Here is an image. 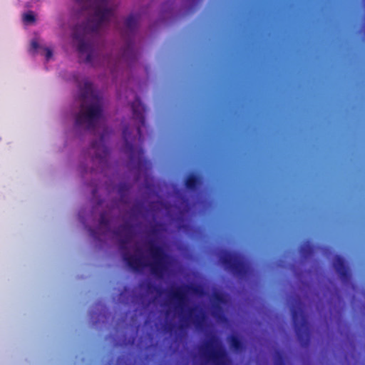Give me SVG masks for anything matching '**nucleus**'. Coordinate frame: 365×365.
Returning a JSON list of instances; mask_svg holds the SVG:
<instances>
[{
  "label": "nucleus",
  "instance_id": "1",
  "mask_svg": "<svg viewBox=\"0 0 365 365\" xmlns=\"http://www.w3.org/2000/svg\"><path fill=\"white\" fill-rule=\"evenodd\" d=\"M76 16L83 19L72 31L80 58L93 67L107 69L117 78L129 73L138 58L135 36L139 16L131 14L121 24L113 0H73Z\"/></svg>",
  "mask_w": 365,
  "mask_h": 365
},
{
  "label": "nucleus",
  "instance_id": "2",
  "mask_svg": "<svg viewBox=\"0 0 365 365\" xmlns=\"http://www.w3.org/2000/svg\"><path fill=\"white\" fill-rule=\"evenodd\" d=\"M71 80L78 88L75 97L76 110L73 111V129L76 133L89 132L94 134L96 139L82 153L79 170L82 177L91 180L88 185L92 187L93 197L97 198L98 192L103 187L108 192H115L118 197L108 205V209L101 212L96 228L88 229L90 235L96 240L111 232L110 220L112 211L119 210L120 205H128L130 183L122 181L113 185L109 180L103 184L96 178L106 177L109 170V150L106 143L112 134V130L107 125L103 111V101L101 95L94 88L92 82L78 73L72 75Z\"/></svg>",
  "mask_w": 365,
  "mask_h": 365
},
{
  "label": "nucleus",
  "instance_id": "3",
  "mask_svg": "<svg viewBox=\"0 0 365 365\" xmlns=\"http://www.w3.org/2000/svg\"><path fill=\"white\" fill-rule=\"evenodd\" d=\"M113 233L118 238L122 259L131 270L138 272L149 266L152 274L160 279L163 278L167 271L168 255L163 247L155 245L153 237H149L147 240L149 252L154 259L153 262L148 264L142 249L138 245H135V253H130L129 246L133 236V225L128 221L120 225Z\"/></svg>",
  "mask_w": 365,
  "mask_h": 365
},
{
  "label": "nucleus",
  "instance_id": "4",
  "mask_svg": "<svg viewBox=\"0 0 365 365\" xmlns=\"http://www.w3.org/2000/svg\"><path fill=\"white\" fill-rule=\"evenodd\" d=\"M133 113V126H126L123 130L124 145L123 151L129 158L128 166L138 181L141 175H146L150 169V163L143 156V150L139 145L143 142L141 128L145 125V107L140 98L134 94L130 103Z\"/></svg>",
  "mask_w": 365,
  "mask_h": 365
},
{
  "label": "nucleus",
  "instance_id": "5",
  "mask_svg": "<svg viewBox=\"0 0 365 365\" xmlns=\"http://www.w3.org/2000/svg\"><path fill=\"white\" fill-rule=\"evenodd\" d=\"M141 287H145L149 292L156 293L159 296L164 294H169L173 300H176L178 302L176 308L182 311L187 301L186 294L187 293H192L197 295H201L203 293V290L201 287L194 284H187L179 287L175 291H173V289H163L160 287L155 285L151 282L142 284Z\"/></svg>",
  "mask_w": 365,
  "mask_h": 365
},
{
  "label": "nucleus",
  "instance_id": "6",
  "mask_svg": "<svg viewBox=\"0 0 365 365\" xmlns=\"http://www.w3.org/2000/svg\"><path fill=\"white\" fill-rule=\"evenodd\" d=\"M219 259L225 268L235 276L242 278L250 272V262L240 253L222 251L219 255Z\"/></svg>",
  "mask_w": 365,
  "mask_h": 365
},
{
  "label": "nucleus",
  "instance_id": "7",
  "mask_svg": "<svg viewBox=\"0 0 365 365\" xmlns=\"http://www.w3.org/2000/svg\"><path fill=\"white\" fill-rule=\"evenodd\" d=\"M304 304L299 299H294L291 305V312L296 334L303 345L309 341V325L304 311Z\"/></svg>",
  "mask_w": 365,
  "mask_h": 365
},
{
  "label": "nucleus",
  "instance_id": "8",
  "mask_svg": "<svg viewBox=\"0 0 365 365\" xmlns=\"http://www.w3.org/2000/svg\"><path fill=\"white\" fill-rule=\"evenodd\" d=\"M202 357L214 365H227L226 353L220 340L215 335L210 336L199 348Z\"/></svg>",
  "mask_w": 365,
  "mask_h": 365
},
{
  "label": "nucleus",
  "instance_id": "9",
  "mask_svg": "<svg viewBox=\"0 0 365 365\" xmlns=\"http://www.w3.org/2000/svg\"><path fill=\"white\" fill-rule=\"evenodd\" d=\"M187 300L186 301L185 304H187ZM186 304H185L182 311L180 309H177L178 314L180 316H182L181 322L183 323H187L189 320H192L193 324L196 327H200L202 324L205 320V315L202 312H198L197 313H195V311L196 310L195 308H190L187 310V316H182V314L185 312Z\"/></svg>",
  "mask_w": 365,
  "mask_h": 365
},
{
  "label": "nucleus",
  "instance_id": "10",
  "mask_svg": "<svg viewBox=\"0 0 365 365\" xmlns=\"http://www.w3.org/2000/svg\"><path fill=\"white\" fill-rule=\"evenodd\" d=\"M333 267L339 274L341 280L346 283L349 281L350 276L348 268L344 264V259L340 256H335L333 259Z\"/></svg>",
  "mask_w": 365,
  "mask_h": 365
},
{
  "label": "nucleus",
  "instance_id": "11",
  "mask_svg": "<svg viewBox=\"0 0 365 365\" xmlns=\"http://www.w3.org/2000/svg\"><path fill=\"white\" fill-rule=\"evenodd\" d=\"M200 184V178L195 175H189L185 180V186L190 190H195Z\"/></svg>",
  "mask_w": 365,
  "mask_h": 365
},
{
  "label": "nucleus",
  "instance_id": "12",
  "mask_svg": "<svg viewBox=\"0 0 365 365\" xmlns=\"http://www.w3.org/2000/svg\"><path fill=\"white\" fill-rule=\"evenodd\" d=\"M143 206L141 203L137 202L134 204L130 209L128 213L132 220H137L143 213Z\"/></svg>",
  "mask_w": 365,
  "mask_h": 365
},
{
  "label": "nucleus",
  "instance_id": "13",
  "mask_svg": "<svg viewBox=\"0 0 365 365\" xmlns=\"http://www.w3.org/2000/svg\"><path fill=\"white\" fill-rule=\"evenodd\" d=\"M228 340L230 347L233 351L236 352H240L242 351L243 344L237 336L232 335L229 337Z\"/></svg>",
  "mask_w": 365,
  "mask_h": 365
},
{
  "label": "nucleus",
  "instance_id": "14",
  "mask_svg": "<svg viewBox=\"0 0 365 365\" xmlns=\"http://www.w3.org/2000/svg\"><path fill=\"white\" fill-rule=\"evenodd\" d=\"M300 254L304 258L310 257L313 252L312 245L309 242L303 243L300 247Z\"/></svg>",
  "mask_w": 365,
  "mask_h": 365
},
{
  "label": "nucleus",
  "instance_id": "15",
  "mask_svg": "<svg viewBox=\"0 0 365 365\" xmlns=\"http://www.w3.org/2000/svg\"><path fill=\"white\" fill-rule=\"evenodd\" d=\"M35 15L33 11H28L23 15V20L26 24H32L35 21Z\"/></svg>",
  "mask_w": 365,
  "mask_h": 365
},
{
  "label": "nucleus",
  "instance_id": "16",
  "mask_svg": "<svg viewBox=\"0 0 365 365\" xmlns=\"http://www.w3.org/2000/svg\"><path fill=\"white\" fill-rule=\"evenodd\" d=\"M222 308L218 304H212V310H211V314L214 317H218L220 318L222 316Z\"/></svg>",
  "mask_w": 365,
  "mask_h": 365
},
{
  "label": "nucleus",
  "instance_id": "17",
  "mask_svg": "<svg viewBox=\"0 0 365 365\" xmlns=\"http://www.w3.org/2000/svg\"><path fill=\"white\" fill-rule=\"evenodd\" d=\"M274 365H284L283 357L279 352H277L275 354Z\"/></svg>",
  "mask_w": 365,
  "mask_h": 365
},
{
  "label": "nucleus",
  "instance_id": "18",
  "mask_svg": "<svg viewBox=\"0 0 365 365\" xmlns=\"http://www.w3.org/2000/svg\"><path fill=\"white\" fill-rule=\"evenodd\" d=\"M43 52H44V56H45V58L46 59V61H49V59L52 57V55H53V52L51 49H49L48 48H45L43 49Z\"/></svg>",
  "mask_w": 365,
  "mask_h": 365
},
{
  "label": "nucleus",
  "instance_id": "19",
  "mask_svg": "<svg viewBox=\"0 0 365 365\" xmlns=\"http://www.w3.org/2000/svg\"><path fill=\"white\" fill-rule=\"evenodd\" d=\"M158 232V226H154L151 227L150 230V234L151 236H155Z\"/></svg>",
  "mask_w": 365,
  "mask_h": 365
},
{
  "label": "nucleus",
  "instance_id": "20",
  "mask_svg": "<svg viewBox=\"0 0 365 365\" xmlns=\"http://www.w3.org/2000/svg\"><path fill=\"white\" fill-rule=\"evenodd\" d=\"M31 46L33 50H36L38 48L39 45L36 41H33L31 42Z\"/></svg>",
  "mask_w": 365,
  "mask_h": 365
},
{
  "label": "nucleus",
  "instance_id": "21",
  "mask_svg": "<svg viewBox=\"0 0 365 365\" xmlns=\"http://www.w3.org/2000/svg\"><path fill=\"white\" fill-rule=\"evenodd\" d=\"M214 297H215V299H217L218 302H223V298L220 294H215Z\"/></svg>",
  "mask_w": 365,
  "mask_h": 365
},
{
  "label": "nucleus",
  "instance_id": "22",
  "mask_svg": "<svg viewBox=\"0 0 365 365\" xmlns=\"http://www.w3.org/2000/svg\"><path fill=\"white\" fill-rule=\"evenodd\" d=\"M103 202L102 200H99L98 202V207H103Z\"/></svg>",
  "mask_w": 365,
  "mask_h": 365
},
{
  "label": "nucleus",
  "instance_id": "23",
  "mask_svg": "<svg viewBox=\"0 0 365 365\" xmlns=\"http://www.w3.org/2000/svg\"><path fill=\"white\" fill-rule=\"evenodd\" d=\"M127 291H128L127 288H125L124 289V292L120 294V298H122V297L123 296L124 293L127 292Z\"/></svg>",
  "mask_w": 365,
  "mask_h": 365
},
{
  "label": "nucleus",
  "instance_id": "24",
  "mask_svg": "<svg viewBox=\"0 0 365 365\" xmlns=\"http://www.w3.org/2000/svg\"><path fill=\"white\" fill-rule=\"evenodd\" d=\"M168 13L170 14H173V8H169Z\"/></svg>",
  "mask_w": 365,
  "mask_h": 365
}]
</instances>
